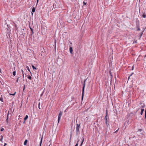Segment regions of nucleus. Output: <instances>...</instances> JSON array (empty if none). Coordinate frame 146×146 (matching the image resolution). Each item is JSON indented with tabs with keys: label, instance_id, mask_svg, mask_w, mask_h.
<instances>
[{
	"label": "nucleus",
	"instance_id": "1",
	"mask_svg": "<svg viewBox=\"0 0 146 146\" xmlns=\"http://www.w3.org/2000/svg\"><path fill=\"white\" fill-rule=\"evenodd\" d=\"M80 124H76V135H77L78 134L80 133L79 129L80 128Z\"/></svg>",
	"mask_w": 146,
	"mask_h": 146
},
{
	"label": "nucleus",
	"instance_id": "2",
	"mask_svg": "<svg viewBox=\"0 0 146 146\" xmlns=\"http://www.w3.org/2000/svg\"><path fill=\"white\" fill-rule=\"evenodd\" d=\"M139 12L140 14H141V15L142 16L143 18H145L146 17V13L145 11H143L141 13V14L140 10H139Z\"/></svg>",
	"mask_w": 146,
	"mask_h": 146
},
{
	"label": "nucleus",
	"instance_id": "3",
	"mask_svg": "<svg viewBox=\"0 0 146 146\" xmlns=\"http://www.w3.org/2000/svg\"><path fill=\"white\" fill-rule=\"evenodd\" d=\"M86 81V80H85L84 81V86H83V89H82V100H83V96H84V88L85 86V82Z\"/></svg>",
	"mask_w": 146,
	"mask_h": 146
},
{
	"label": "nucleus",
	"instance_id": "4",
	"mask_svg": "<svg viewBox=\"0 0 146 146\" xmlns=\"http://www.w3.org/2000/svg\"><path fill=\"white\" fill-rule=\"evenodd\" d=\"M62 115V112L60 111L58 117V123L59 122V121L60 119L61 118V117Z\"/></svg>",
	"mask_w": 146,
	"mask_h": 146
},
{
	"label": "nucleus",
	"instance_id": "5",
	"mask_svg": "<svg viewBox=\"0 0 146 146\" xmlns=\"http://www.w3.org/2000/svg\"><path fill=\"white\" fill-rule=\"evenodd\" d=\"M108 113L107 111H106V115L105 116L104 119L105 120L106 122H108Z\"/></svg>",
	"mask_w": 146,
	"mask_h": 146
},
{
	"label": "nucleus",
	"instance_id": "6",
	"mask_svg": "<svg viewBox=\"0 0 146 146\" xmlns=\"http://www.w3.org/2000/svg\"><path fill=\"white\" fill-rule=\"evenodd\" d=\"M42 105H41L40 106V102H39L38 104V108L40 110L41 109H42Z\"/></svg>",
	"mask_w": 146,
	"mask_h": 146
},
{
	"label": "nucleus",
	"instance_id": "7",
	"mask_svg": "<svg viewBox=\"0 0 146 146\" xmlns=\"http://www.w3.org/2000/svg\"><path fill=\"white\" fill-rule=\"evenodd\" d=\"M84 138L83 137H82V139H81L82 142H81V144L80 145V146H81L82 145V144L84 141Z\"/></svg>",
	"mask_w": 146,
	"mask_h": 146
},
{
	"label": "nucleus",
	"instance_id": "8",
	"mask_svg": "<svg viewBox=\"0 0 146 146\" xmlns=\"http://www.w3.org/2000/svg\"><path fill=\"white\" fill-rule=\"evenodd\" d=\"M69 50H70V53L71 54H72V52H73V49H72V47H70V48Z\"/></svg>",
	"mask_w": 146,
	"mask_h": 146
},
{
	"label": "nucleus",
	"instance_id": "9",
	"mask_svg": "<svg viewBox=\"0 0 146 146\" xmlns=\"http://www.w3.org/2000/svg\"><path fill=\"white\" fill-rule=\"evenodd\" d=\"M27 142H28L27 140V139L25 140V141L24 142V145H26L27 144Z\"/></svg>",
	"mask_w": 146,
	"mask_h": 146
},
{
	"label": "nucleus",
	"instance_id": "10",
	"mask_svg": "<svg viewBox=\"0 0 146 146\" xmlns=\"http://www.w3.org/2000/svg\"><path fill=\"white\" fill-rule=\"evenodd\" d=\"M144 111V109L142 108L141 109V115H142L143 114V113Z\"/></svg>",
	"mask_w": 146,
	"mask_h": 146
},
{
	"label": "nucleus",
	"instance_id": "11",
	"mask_svg": "<svg viewBox=\"0 0 146 146\" xmlns=\"http://www.w3.org/2000/svg\"><path fill=\"white\" fill-rule=\"evenodd\" d=\"M28 116L27 115H26L25 117L24 118L25 121L28 118Z\"/></svg>",
	"mask_w": 146,
	"mask_h": 146
},
{
	"label": "nucleus",
	"instance_id": "12",
	"mask_svg": "<svg viewBox=\"0 0 146 146\" xmlns=\"http://www.w3.org/2000/svg\"><path fill=\"white\" fill-rule=\"evenodd\" d=\"M42 138L41 139V141H40V146H41V143H42Z\"/></svg>",
	"mask_w": 146,
	"mask_h": 146
},
{
	"label": "nucleus",
	"instance_id": "13",
	"mask_svg": "<svg viewBox=\"0 0 146 146\" xmlns=\"http://www.w3.org/2000/svg\"><path fill=\"white\" fill-rule=\"evenodd\" d=\"M1 138L0 139V141H2L3 140V136L2 135H1Z\"/></svg>",
	"mask_w": 146,
	"mask_h": 146
},
{
	"label": "nucleus",
	"instance_id": "14",
	"mask_svg": "<svg viewBox=\"0 0 146 146\" xmlns=\"http://www.w3.org/2000/svg\"><path fill=\"white\" fill-rule=\"evenodd\" d=\"M35 10H32V12H31L32 15H33V13L35 12Z\"/></svg>",
	"mask_w": 146,
	"mask_h": 146
},
{
	"label": "nucleus",
	"instance_id": "15",
	"mask_svg": "<svg viewBox=\"0 0 146 146\" xmlns=\"http://www.w3.org/2000/svg\"><path fill=\"white\" fill-rule=\"evenodd\" d=\"M13 76H15L16 75V71H14L13 72Z\"/></svg>",
	"mask_w": 146,
	"mask_h": 146
},
{
	"label": "nucleus",
	"instance_id": "16",
	"mask_svg": "<svg viewBox=\"0 0 146 146\" xmlns=\"http://www.w3.org/2000/svg\"><path fill=\"white\" fill-rule=\"evenodd\" d=\"M106 123L107 126L108 127V126H109V124L108 123V122H106Z\"/></svg>",
	"mask_w": 146,
	"mask_h": 146
},
{
	"label": "nucleus",
	"instance_id": "17",
	"mask_svg": "<svg viewBox=\"0 0 146 146\" xmlns=\"http://www.w3.org/2000/svg\"><path fill=\"white\" fill-rule=\"evenodd\" d=\"M32 66L33 68L34 69L36 70V68H35L33 65H32Z\"/></svg>",
	"mask_w": 146,
	"mask_h": 146
},
{
	"label": "nucleus",
	"instance_id": "18",
	"mask_svg": "<svg viewBox=\"0 0 146 146\" xmlns=\"http://www.w3.org/2000/svg\"><path fill=\"white\" fill-rule=\"evenodd\" d=\"M27 70L29 72H30V69L29 68L28 66H27Z\"/></svg>",
	"mask_w": 146,
	"mask_h": 146
},
{
	"label": "nucleus",
	"instance_id": "19",
	"mask_svg": "<svg viewBox=\"0 0 146 146\" xmlns=\"http://www.w3.org/2000/svg\"><path fill=\"white\" fill-rule=\"evenodd\" d=\"M28 78L30 80H31L32 78L31 76H29L28 77Z\"/></svg>",
	"mask_w": 146,
	"mask_h": 146
},
{
	"label": "nucleus",
	"instance_id": "20",
	"mask_svg": "<svg viewBox=\"0 0 146 146\" xmlns=\"http://www.w3.org/2000/svg\"><path fill=\"white\" fill-rule=\"evenodd\" d=\"M3 98L2 97H0V101H1V102H3Z\"/></svg>",
	"mask_w": 146,
	"mask_h": 146
},
{
	"label": "nucleus",
	"instance_id": "21",
	"mask_svg": "<svg viewBox=\"0 0 146 146\" xmlns=\"http://www.w3.org/2000/svg\"><path fill=\"white\" fill-rule=\"evenodd\" d=\"M16 92H15L13 94H10L9 95H12L14 96V95H15V94H16Z\"/></svg>",
	"mask_w": 146,
	"mask_h": 146
},
{
	"label": "nucleus",
	"instance_id": "22",
	"mask_svg": "<svg viewBox=\"0 0 146 146\" xmlns=\"http://www.w3.org/2000/svg\"><path fill=\"white\" fill-rule=\"evenodd\" d=\"M8 116H9V113H8V114H7V118L6 119V121L7 122H8Z\"/></svg>",
	"mask_w": 146,
	"mask_h": 146
},
{
	"label": "nucleus",
	"instance_id": "23",
	"mask_svg": "<svg viewBox=\"0 0 146 146\" xmlns=\"http://www.w3.org/2000/svg\"><path fill=\"white\" fill-rule=\"evenodd\" d=\"M86 3H87L86 2H85V1H84L83 2L84 5H86Z\"/></svg>",
	"mask_w": 146,
	"mask_h": 146
},
{
	"label": "nucleus",
	"instance_id": "24",
	"mask_svg": "<svg viewBox=\"0 0 146 146\" xmlns=\"http://www.w3.org/2000/svg\"><path fill=\"white\" fill-rule=\"evenodd\" d=\"M145 118L146 119V110H145Z\"/></svg>",
	"mask_w": 146,
	"mask_h": 146
},
{
	"label": "nucleus",
	"instance_id": "25",
	"mask_svg": "<svg viewBox=\"0 0 146 146\" xmlns=\"http://www.w3.org/2000/svg\"><path fill=\"white\" fill-rule=\"evenodd\" d=\"M30 28L31 30V31H32V33H33V29L32 28H31V27H30Z\"/></svg>",
	"mask_w": 146,
	"mask_h": 146
},
{
	"label": "nucleus",
	"instance_id": "26",
	"mask_svg": "<svg viewBox=\"0 0 146 146\" xmlns=\"http://www.w3.org/2000/svg\"><path fill=\"white\" fill-rule=\"evenodd\" d=\"M4 129L2 128L1 129V131H2L4 130Z\"/></svg>",
	"mask_w": 146,
	"mask_h": 146
},
{
	"label": "nucleus",
	"instance_id": "27",
	"mask_svg": "<svg viewBox=\"0 0 146 146\" xmlns=\"http://www.w3.org/2000/svg\"><path fill=\"white\" fill-rule=\"evenodd\" d=\"M118 129L116 131H115L114 133H116L118 131Z\"/></svg>",
	"mask_w": 146,
	"mask_h": 146
},
{
	"label": "nucleus",
	"instance_id": "28",
	"mask_svg": "<svg viewBox=\"0 0 146 146\" xmlns=\"http://www.w3.org/2000/svg\"><path fill=\"white\" fill-rule=\"evenodd\" d=\"M18 80H19V78H18L17 79V82H18Z\"/></svg>",
	"mask_w": 146,
	"mask_h": 146
},
{
	"label": "nucleus",
	"instance_id": "29",
	"mask_svg": "<svg viewBox=\"0 0 146 146\" xmlns=\"http://www.w3.org/2000/svg\"><path fill=\"white\" fill-rule=\"evenodd\" d=\"M78 143H77L75 146H78Z\"/></svg>",
	"mask_w": 146,
	"mask_h": 146
},
{
	"label": "nucleus",
	"instance_id": "30",
	"mask_svg": "<svg viewBox=\"0 0 146 146\" xmlns=\"http://www.w3.org/2000/svg\"><path fill=\"white\" fill-rule=\"evenodd\" d=\"M22 72L23 74V70H22Z\"/></svg>",
	"mask_w": 146,
	"mask_h": 146
},
{
	"label": "nucleus",
	"instance_id": "31",
	"mask_svg": "<svg viewBox=\"0 0 146 146\" xmlns=\"http://www.w3.org/2000/svg\"><path fill=\"white\" fill-rule=\"evenodd\" d=\"M6 145H7V144L6 143H5L4 144V146H5Z\"/></svg>",
	"mask_w": 146,
	"mask_h": 146
},
{
	"label": "nucleus",
	"instance_id": "32",
	"mask_svg": "<svg viewBox=\"0 0 146 146\" xmlns=\"http://www.w3.org/2000/svg\"><path fill=\"white\" fill-rule=\"evenodd\" d=\"M32 9H35V7H33V8Z\"/></svg>",
	"mask_w": 146,
	"mask_h": 146
},
{
	"label": "nucleus",
	"instance_id": "33",
	"mask_svg": "<svg viewBox=\"0 0 146 146\" xmlns=\"http://www.w3.org/2000/svg\"><path fill=\"white\" fill-rule=\"evenodd\" d=\"M30 72V73L31 74V76H32V74L31 73V72Z\"/></svg>",
	"mask_w": 146,
	"mask_h": 146
},
{
	"label": "nucleus",
	"instance_id": "34",
	"mask_svg": "<svg viewBox=\"0 0 146 146\" xmlns=\"http://www.w3.org/2000/svg\"><path fill=\"white\" fill-rule=\"evenodd\" d=\"M0 72L1 73V70L0 69Z\"/></svg>",
	"mask_w": 146,
	"mask_h": 146
},
{
	"label": "nucleus",
	"instance_id": "35",
	"mask_svg": "<svg viewBox=\"0 0 146 146\" xmlns=\"http://www.w3.org/2000/svg\"><path fill=\"white\" fill-rule=\"evenodd\" d=\"M79 140H78L77 141V143L79 141Z\"/></svg>",
	"mask_w": 146,
	"mask_h": 146
},
{
	"label": "nucleus",
	"instance_id": "36",
	"mask_svg": "<svg viewBox=\"0 0 146 146\" xmlns=\"http://www.w3.org/2000/svg\"><path fill=\"white\" fill-rule=\"evenodd\" d=\"M39 0H37V2L38 3Z\"/></svg>",
	"mask_w": 146,
	"mask_h": 146
},
{
	"label": "nucleus",
	"instance_id": "37",
	"mask_svg": "<svg viewBox=\"0 0 146 146\" xmlns=\"http://www.w3.org/2000/svg\"><path fill=\"white\" fill-rule=\"evenodd\" d=\"M138 30H140V29H138Z\"/></svg>",
	"mask_w": 146,
	"mask_h": 146
},
{
	"label": "nucleus",
	"instance_id": "38",
	"mask_svg": "<svg viewBox=\"0 0 146 146\" xmlns=\"http://www.w3.org/2000/svg\"><path fill=\"white\" fill-rule=\"evenodd\" d=\"M70 140H71V137H70Z\"/></svg>",
	"mask_w": 146,
	"mask_h": 146
},
{
	"label": "nucleus",
	"instance_id": "39",
	"mask_svg": "<svg viewBox=\"0 0 146 146\" xmlns=\"http://www.w3.org/2000/svg\"><path fill=\"white\" fill-rule=\"evenodd\" d=\"M133 67H132V69L133 70Z\"/></svg>",
	"mask_w": 146,
	"mask_h": 146
},
{
	"label": "nucleus",
	"instance_id": "40",
	"mask_svg": "<svg viewBox=\"0 0 146 146\" xmlns=\"http://www.w3.org/2000/svg\"><path fill=\"white\" fill-rule=\"evenodd\" d=\"M142 34H143V33H142L141 34V35H142Z\"/></svg>",
	"mask_w": 146,
	"mask_h": 146
},
{
	"label": "nucleus",
	"instance_id": "41",
	"mask_svg": "<svg viewBox=\"0 0 146 146\" xmlns=\"http://www.w3.org/2000/svg\"><path fill=\"white\" fill-rule=\"evenodd\" d=\"M129 77H130V76H129V78H129Z\"/></svg>",
	"mask_w": 146,
	"mask_h": 146
}]
</instances>
